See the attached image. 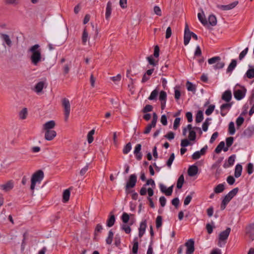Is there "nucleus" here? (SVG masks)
<instances>
[{"label":"nucleus","instance_id":"obj_40","mask_svg":"<svg viewBox=\"0 0 254 254\" xmlns=\"http://www.w3.org/2000/svg\"><path fill=\"white\" fill-rule=\"evenodd\" d=\"M113 236H114V233L111 230H110L109 232L108 236L106 239V242L107 244L110 245L112 244V241H113Z\"/></svg>","mask_w":254,"mask_h":254},{"label":"nucleus","instance_id":"obj_28","mask_svg":"<svg viewBox=\"0 0 254 254\" xmlns=\"http://www.w3.org/2000/svg\"><path fill=\"white\" fill-rule=\"evenodd\" d=\"M242 171V166L240 164H237L235 167V177L236 178H239L241 176Z\"/></svg>","mask_w":254,"mask_h":254},{"label":"nucleus","instance_id":"obj_31","mask_svg":"<svg viewBox=\"0 0 254 254\" xmlns=\"http://www.w3.org/2000/svg\"><path fill=\"white\" fill-rule=\"evenodd\" d=\"M28 114L27 109L24 108L21 110L19 113V117L20 119L24 120L27 118Z\"/></svg>","mask_w":254,"mask_h":254},{"label":"nucleus","instance_id":"obj_5","mask_svg":"<svg viewBox=\"0 0 254 254\" xmlns=\"http://www.w3.org/2000/svg\"><path fill=\"white\" fill-rule=\"evenodd\" d=\"M62 105L64 110L65 121L67 122L70 112V104L69 100L64 98L62 100Z\"/></svg>","mask_w":254,"mask_h":254},{"label":"nucleus","instance_id":"obj_35","mask_svg":"<svg viewBox=\"0 0 254 254\" xmlns=\"http://www.w3.org/2000/svg\"><path fill=\"white\" fill-rule=\"evenodd\" d=\"M184 183V177L183 175H181L177 181V187L178 189H180L182 188L183 184Z\"/></svg>","mask_w":254,"mask_h":254},{"label":"nucleus","instance_id":"obj_41","mask_svg":"<svg viewBox=\"0 0 254 254\" xmlns=\"http://www.w3.org/2000/svg\"><path fill=\"white\" fill-rule=\"evenodd\" d=\"M246 76L250 79L254 77V68L249 69L246 73Z\"/></svg>","mask_w":254,"mask_h":254},{"label":"nucleus","instance_id":"obj_16","mask_svg":"<svg viewBox=\"0 0 254 254\" xmlns=\"http://www.w3.org/2000/svg\"><path fill=\"white\" fill-rule=\"evenodd\" d=\"M112 10V3L110 1H109L107 2L106 8L105 18H106V20H109L110 16H111Z\"/></svg>","mask_w":254,"mask_h":254},{"label":"nucleus","instance_id":"obj_42","mask_svg":"<svg viewBox=\"0 0 254 254\" xmlns=\"http://www.w3.org/2000/svg\"><path fill=\"white\" fill-rule=\"evenodd\" d=\"M238 1H235L229 4L225 5V10H228L233 9L238 4Z\"/></svg>","mask_w":254,"mask_h":254},{"label":"nucleus","instance_id":"obj_10","mask_svg":"<svg viewBox=\"0 0 254 254\" xmlns=\"http://www.w3.org/2000/svg\"><path fill=\"white\" fill-rule=\"evenodd\" d=\"M194 242L192 239H190L186 243L185 246L187 247L186 254H191L194 251Z\"/></svg>","mask_w":254,"mask_h":254},{"label":"nucleus","instance_id":"obj_7","mask_svg":"<svg viewBox=\"0 0 254 254\" xmlns=\"http://www.w3.org/2000/svg\"><path fill=\"white\" fill-rule=\"evenodd\" d=\"M187 130L189 131V138L191 141H193L196 138V133L194 130H192V126L190 124L188 125L186 127H184L183 130V134L185 136Z\"/></svg>","mask_w":254,"mask_h":254},{"label":"nucleus","instance_id":"obj_11","mask_svg":"<svg viewBox=\"0 0 254 254\" xmlns=\"http://www.w3.org/2000/svg\"><path fill=\"white\" fill-rule=\"evenodd\" d=\"M191 31L190 30L188 24L186 25L184 31V44L187 46L190 42L191 38Z\"/></svg>","mask_w":254,"mask_h":254},{"label":"nucleus","instance_id":"obj_22","mask_svg":"<svg viewBox=\"0 0 254 254\" xmlns=\"http://www.w3.org/2000/svg\"><path fill=\"white\" fill-rule=\"evenodd\" d=\"M0 37L1 39L7 45V46H8L9 47H10L11 46L12 41L8 35L6 34H1Z\"/></svg>","mask_w":254,"mask_h":254},{"label":"nucleus","instance_id":"obj_56","mask_svg":"<svg viewBox=\"0 0 254 254\" xmlns=\"http://www.w3.org/2000/svg\"><path fill=\"white\" fill-rule=\"evenodd\" d=\"M153 11L155 14L158 16H161L162 12L160 8L158 6H155L153 8Z\"/></svg>","mask_w":254,"mask_h":254},{"label":"nucleus","instance_id":"obj_27","mask_svg":"<svg viewBox=\"0 0 254 254\" xmlns=\"http://www.w3.org/2000/svg\"><path fill=\"white\" fill-rule=\"evenodd\" d=\"M70 188L64 190L63 195V201L64 202H66L68 201L70 197Z\"/></svg>","mask_w":254,"mask_h":254},{"label":"nucleus","instance_id":"obj_13","mask_svg":"<svg viewBox=\"0 0 254 254\" xmlns=\"http://www.w3.org/2000/svg\"><path fill=\"white\" fill-rule=\"evenodd\" d=\"M57 133L54 130L45 131V138L49 141L53 140L56 136Z\"/></svg>","mask_w":254,"mask_h":254},{"label":"nucleus","instance_id":"obj_48","mask_svg":"<svg viewBox=\"0 0 254 254\" xmlns=\"http://www.w3.org/2000/svg\"><path fill=\"white\" fill-rule=\"evenodd\" d=\"M94 132H95L94 130L92 129L91 131H90L89 132V133H88L87 137H88V142L89 143H91V142H92V141L93 140V135L94 134Z\"/></svg>","mask_w":254,"mask_h":254},{"label":"nucleus","instance_id":"obj_64","mask_svg":"<svg viewBox=\"0 0 254 254\" xmlns=\"http://www.w3.org/2000/svg\"><path fill=\"white\" fill-rule=\"evenodd\" d=\"M201 156V154L200 153L199 151L195 152L192 155V158L194 160H196L199 159Z\"/></svg>","mask_w":254,"mask_h":254},{"label":"nucleus","instance_id":"obj_30","mask_svg":"<svg viewBox=\"0 0 254 254\" xmlns=\"http://www.w3.org/2000/svg\"><path fill=\"white\" fill-rule=\"evenodd\" d=\"M208 22L210 25L214 26L217 24V18L213 14H211L208 17Z\"/></svg>","mask_w":254,"mask_h":254},{"label":"nucleus","instance_id":"obj_8","mask_svg":"<svg viewBox=\"0 0 254 254\" xmlns=\"http://www.w3.org/2000/svg\"><path fill=\"white\" fill-rule=\"evenodd\" d=\"M137 181V177L135 174H132L130 175L129 180L128 182L127 183L126 186V190H127L128 189L130 188H133L136 184Z\"/></svg>","mask_w":254,"mask_h":254},{"label":"nucleus","instance_id":"obj_62","mask_svg":"<svg viewBox=\"0 0 254 254\" xmlns=\"http://www.w3.org/2000/svg\"><path fill=\"white\" fill-rule=\"evenodd\" d=\"M181 96V92L180 90L178 89V88L176 87L175 88V98L176 100H178L180 99Z\"/></svg>","mask_w":254,"mask_h":254},{"label":"nucleus","instance_id":"obj_60","mask_svg":"<svg viewBox=\"0 0 254 254\" xmlns=\"http://www.w3.org/2000/svg\"><path fill=\"white\" fill-rule=\"evenodd\" d=\"M155 127V125L152 126V124L151 123L150 124L148 125L147 127H146L145 130L144 131V133L145 134H148L151 131V129L152 127Z\"/></svg>","mask_w":254,"mask_h":254},{"label":"nucleus","instance_id":"obj_9","mask_svg":"<svg viewBox=\"0 0 254 254\" xmlns=\"http://www.w3.org/2000/svg\"><path fill=\"white\" fill-rule=\"evenodd\" d=\"M246 92V89L245 88L241 89H236L234 91V95L237 100H240L245 97Z\"/></svg>","mask_w":254,"mask_h":254},{"label":"nucleus","instance_id":"obj_36","mask_svg":"<svg viewBox=\"0 0 254 254\" xmlns=\"http://www.w3.org/2000/svg\"><path fill=\"white\" fill-rule=\"evenodd\" d=\"M89 37H88V34L86 31V30L85 29L83 30L82 36V43L84 45H85L86 43V42L88 40Z\"/></svg>","mask_w":254,"mask_h":254},{"label":"nucleus","instance_id":"obj_14","mask_svg":"<svg viewBox=\"0 0 254 254\" xmlns=\"http://www.w3.org/2000/svg\"><path fill=\"white\" fill-rule=\"evenodd\" d=\"M246 234L252 240H254V224L250 225L246 228Z\"/></svg>","mask_w":254,"mask_h":254},{"label":"nucleus","instance_id":"obj_32","mask_svg":"<svg viewBox=\"0 0 254 254\" xmlns=\"http://www.w3.org/2000/svg\"><path fill=\"white\" fill-rule=\"evenodd\" d=\"M115 222V217L114 215L111 214L109 218L107 221V226L109 227H112Z\"/></svg>","mask_w":254,"mask_h":254},{"label":"nucleus","instance_id":"obj_4","mask_svg":"<svg viewBox=\"0 0 254 254\" xmlns=\"http://www.w3.org/2000/svg\"><path fill=\"white\" fill-rule=\"evenodd\" d=\"M209 64H214L213 67L215 69H221L225 66V63L221 61V58L219 56L212 57L208 60Z\"/></svg>","mask_w":254,"mask_h":254},{"label":"nucleus","instance_id":"obj_53","mask_svg":"<svg viewBox=\"0 0 254 254\" xmlns=\"http://www.w3.org/2000/svg\"><path fill=\"white\" fill-rule=\"evenodd\" d=\"M187 89L190 91H195V87L191 82L188 81L187 82Z\"/></svg>","mask_w":254,"mask_h":254},{"label":"nucleus","instance_id":"obj_54","mask_svg":"<svg viewBox=\"0 0 254 254\" xmlns=\"http://www.w3.org/2000/svg\"><path fill=\"white\" fill-rule=\"evenodd\" d=\"M248 50L249 48L247 47L241 52L239 56L240 60H242L245 57V56L248 53Z\"/></svg>","mask_w":254,"mask_h":254},{"label":"nucleus","instance_id":"obj_23","mask_svg":"<svg viewBox=\"0 0 254 254\" xmlns=\"http://www.w3.org/2000/svg\"><path fill=\"white\" fill-rule=\"evenodd\" d=\"M232 99V93L231 91L230 90H226L225 91L222 96V99L224 101L229 102Z\"/></svg>","mask_w":254,"mask_h":254},{"label":"nucleus","instance_id":"obj_46","mask_svg":"<svg viewBox=\"0 0 254 254\" xmlns=\"http://www.w3.org/2000/svg\"><path fill=\"white\" fill-rule=\"evenodd\" d=\"M156 227L157 229L161 227L162 225V218L161 216H158L156 219Z\"/></svg>","mask_w":254,"mask_h":254},{"label":"nucleus","instance_id":"obj_59","mask_svg":"<svg viewBox=\"0 0 254 254\" xmlns=\"http://www.w3.org/2000/svg\"><path fill=\"white\" fill-rule=\"evenodd\" d=\"M244 119L242 117H239L236 120V125L238 127H240L244 123Z\"/></svg>","mask_w":254,"mask_h":254},{"label":"nucleus","instance_id":"obj_38","mask_svg":"<svg viewBox=\"0 0 254 254\" xmlns=\"http://www.w3.org/2000/svg\"><path fill=\"white\" fill-rule=\"evenodd\" d=\"M158 94V90L157 89H154L152 91L150 96L148 97V99L150 100H153L156 99V98Z\"/></svg>","mask_w":254,"mask_h":254},{"label":"nucleus","instance_id":"obj_39","mask_svg":"<svg viewBox=\"0 0 254 254\" xmlns=\"http://www.w3.org/2000/svg\"><path fill=\"white\" fill-rule=\"evenodd\" d=\"M225 189L224 185L222 184H219L217 185L214 189L215 193H218L222 192Z\"/></svg>","mask_w":254,"mask_h":254},{"label":"nucleus","instance_id":"obj_1","mask_svg":"<svg viewBox=\"0 0 254 254\" xmlns=\"http://www.w3.org/2000/svg\"><path fill=\"white\" fill-rule=\"evenodd\" d=\"M29 59L32 64L37 66L44 61V58L42 54V49L39 44L31 46L28 50Z\"/></svg>","mask_w":254,"mask_h":254},{"label":"nucleus","instance_id":"obj_45","mask_svg":"<svg viewBox=\"0 0 254 254\" xmlns=\"http://www.w3.org/2000/svg\"><path fill=\"white\" fill-rule=\"evenodd\" d=\"M229 132L231 135L234 134L235 132L234 124L232 122H230L229 125Z\"/></svg>","mask_w":254,"mask_h":254},{"label":"nucleus","instance_id":"obj_29","mask_svg":"<svg viewBox=\"0 0 254 254\" xmlns=\"http://www.w3.org/2000/svg\"><path fill=\"white\" fill-rule=\"evenodd\" d=\"M197 17L199 20L203 25H206L207 24V21L205 18V16L203 11H202L201 13H198L197 14Z\"/></svg>","mask_w":254,"mask_h":254},{"label":"nucleus","instance_id":"obj_3","mask_svg":"<svg viewBox=\"0 0 254 254\" xmlns=\"http://www.w3.org/2000/svg\"><path fill=\"white\" fill-rule=\"evenodd\" d=\"M238 188H236L231 190L227 194H226L221 205V209L224 210L226 208V205L231 200V199L238 193Z\"/></svg>","mask_w":254,"mask_h":254},{"label":"nucleus","instance_id":"obj_15","mask_svg":"<svg viewBox=\"0 0 254 254\" xmlns=\"http://www.w3.org/2000/svg\"><path fill=\"white\" fill-rule=\"evenodd\" d=\"M56 124L54 121H50L43 125V129L45 131L51 130L55 127Z\"/></svg>","mask_w":254,"mask_h":254},{"label":"nucleus","instance_id":"obj_37","mask_svg":"<svg viewBox=\"0 0 254 254\" xmlns=\"http://www.w3.org/2000/svg\"><path fill=\"white\" fill-rule=\"evenodd\" d=\"M203 119V112L201 111H198L195 118L196 123H200Z\"/></svg>","mask_w":254,"mask_h":254},{"label":"nucleus","instance_id":"obj_33","mask_svg":"<svg viewBox=\"0 0 254 254\" xmlns=\"http://www.w3.org/2000/svg\"><path fill=\"white\" fill-rule=\"evenodd\" d=\"M237 61L235 60H232L231 63L229 64L227 71L228 72H231L236 66Z\"/></svg>","mask_w":254,"mask_h":254},{"label":"nucleus","instance_id":"obj_47","mask_svg":"<svg viewBox=\"0 0 254 254\" xmlns=\"http://www.w3.org/2000/svg\"><path fill=\"white\" fill-rule=\"evenodd\" d=\"M214 108L215 106L214 105H210L205 111V114L207 116L210 115L213 112Z\"/></svg>","mask_w":254,"mask_h":254},{"label":"nucleus","instance_id":"obj_61","mask_svg":"<svg viewBox=\"0 0 254 254\" xmlns=\"http://www.w3.org/2000/svg\"><path fill=\"white\" fill-rule=\"evenodd\" d=\"M227 182L230 185H232L235 182V179L232 176H229L227 178Z\"/></svg>","mask_w":254,"mask_h":254},{"label":"nucleus","instance_id":"obj_25","mask_svg":"<svg viewBox=\"0 0 254 254\" xmlns=\"http://www.w3.org/2000/svg\"><path fill=\"white\" fill-rule=\"evenodd\" d=\"M235 155H232L230 156L228 159L227 162H226L224 164V168H227L232 166L235 162Z\"/></svg>","mask_w":254,"mask_h":254},{"label":"nucleus","instance_id":"obj_26","mask_svg":"<svg viewBox=\"0 0 254 254\" xmlns=\"http://www.w3.org/2000/svg\"><path fill=\"white\" fill-rule=\"evenodd\" d=\"M232 104L231 103H226L222 105L220 107L221 109V115L224 117L226 115V113H224V111L225 110H229L231 107Z\"/></svg>","mask_w":254,"mask_h":254},{"label":"nucleus","instance_id":"obj_49","mask_svg":"<svg viewBox=\"0 0 254 254\" xmlns=\"http://www.w3.org/2000/svg\"><path fill=\"white\" fill-rule=\"evenodd\" d=\"M174 159H175V154L174 153H172L169 158V159L168 160L167 162V165L169 167H170L172 165V164L173 162V161L174 160Z\"/></svg>","mask_w":254,"mask_h":254},{"label":"nucleus","instance_id":"obj_24","mask_svg":"<svg viewBox=\"0 0 254 254\" xmlns=\"http://www.w3.org/2000/svg\"><path fill=\"white\" fill-rule=\"evenodd\" d=\"M13 187V183L12 181H9L1 185V188L5 191H7L11 190Z\"/></svg>","mask_w":254,"mask_h":254},{"label":"nucleus","instance_id":"obj_57","mask_svg":"<svg viewBox=\"0 0 254 254\" xmlns=\"http://www.w3.org/2000/svg\"><path fill=\"white\" fill-rule=\"evenodd\" d=\"M254 172V165L252 163H250L248 164L247 172L249 174H251Z\"/></svg>","mask_w":254,"mask_h":254},{"label":"nucleus","instance_id":"obj_21","mask_svg":"<svg viewBox=\"0 0 254 254\" xmlns=\"http://www.w3.org/2000/svg\"><path fill=\"white\" fill-rule=\"evenodd\" d=\"M46 83V82L44 81H40L37 83L35 86V92L37 93L41 92L45 86Z\"/></svg>","mask_w":254,"mask_h":254},{"label":"nucleus","instance_id":"obj_52","mask_svg":"<svg viewBox=\"0 0 254 254\" xmlns=\"http://www.w3.org/2000/svg\"><path fill=\"white\" fill-rule=\"evenodd\" d=\"M167 94L164 91H161L159 94V100L161 101H166Z\"/></svg>","mask_w":254,"mask_h":254},{"label":"nucleus","instance_id":"obj_12","mask_svg":"<svg viewBox=\"0 0 254 254\" xmlns=\"http://www.w3.org/2000/svg\"><path fill=\"white\" fill-rule=\"evenodd\" d=\"M173 186L170 187L168 188L163 184L160 185V190L162 192L165 193L167 196H170L173 192Z\"/></svg>","mask_w":254,"mask_h":254},{"label":"nucleus","instance_id":"obj_20","mask_svg":"<svg viewBox=\"0 0 254 254\" xmlns=\"http://www.w3.org/2000/svg\"><path fill=\"white\" fill-rule=\"evenodd\" d=\"M222 150L224 152L228 151V147H225V142L224 141H221L219 143L215 148V152L216 153H219Z\"/></svg>","mask_w":254,"mask_h":254},{"label":"nucleus","instance_id":"obj_44","mask_svg":"<svg viewBox=\"0 0 254 254\" xmlns=\"http://www.w3.org/2000/svg\"><path fill=\"white\" fill-rule=\"evenodd\" d=\"M193 193H194L193 192H191L190 195H188V196H187L186 197V198H185V200H184V205H187L190 203V202L191 200V199L192 197V195Z\"/></svg>","mask_w":254,"mask_h":254},{"label":"nucleus","instance_id":"obj_58","mask_svg":"<svg viewBox=\"0 0 254 254\" xmlns=\"http://www.w3.org/2000/svg\"><path fill=\"white\" fill-rule=\"evenodd\" d=\"M180 120L181 119L180 118H177L175 119L173 125V128L174 129H177L179 127L180 123Z\"/></svg>","mask_w":254,"mask_h":254},{"label":"nucleus","instance_id":"obj_55","mask_svg":"<svg viewBox=\"0 0 254 254\" xmlns=\"http://www.w3.org/2000/svg\"><path fill=\"white\" fill-rule=\"evenodd\" d=\"M122 229L124 230L127 234H129L131 232V229L129 226H127V224H125L122 226Z\"/></svg>","mask_w":254,"mask_h":254},{"label":"nucleus","instance_id":"obj_50","mask_svg":"<svg viewBox=\"0 0 254 254\" xmlns=\"http://www.w3.org/2000/svg\"><path fill=\"white\" fill-rule=\"evenodd\" d=\"M233 141L234 138L233 137H227L226 139V147H228V149H229V147L232 145Z\"/></svg>","mask_w":254,"mask_h":254},{"label":"nucleus","instance_id":"obj_6","mask_svg":"<svg viewBox=\"0 0 254 254\" xmlns=\"http://www.w3.org/2000/svg\"><path fill=\"white\" fill-rule=\"evenodd\" d=\"M231 232L230 228H227L225 230L221 232L219 235V241L218 245L219 247H222L226 243L230 233Z\"/></svg>","mask_w":254,"mask_h":254},{"label":"nucleus","instance_id":"obj_51","mask_svg":"<svg viewBox=\"0 0 254 254\" xmlns=\"http://www.w3.org/2000/svg\"><path fill=\"white\" fill-rule=\"evenodd\" d=\"M129 219L128 214L126 212L123 213L122 216V220L125 224L127 223Z\"/></svg>","mask_w":254,"mask_h":254},{"label":"nucleus","instance_id":"obj_34","mask_svg":"<svg viewBox=\"0 0 254 254\" xmlns=\"http://www.w3.org/2000/svg\"><path fill=\"white\" fill-rule=\"evenodd\" d=\"M138 242L137 238H135L133 239V245L132 247V253L133 254H136L138 251Z\"/></svg>","mask_w":254,"mask_h":254},{"label":"nucleus","instance_id":"obj_2","mask_svg":"<svg viewBox=\"0 0 254 254\" xmlns=\"http://www.w3.org/2000/svg\"><path fill=\"white\" fill-rule=\"evenodd\" d=\"M44 178V173L41 170H39L35 172L32 176L31 180L30 189L32 191V194L34 193V190L37 184H40Z\"/></svg>","mask_w":254,"mask_h":254},{"label":"nucleus","instance_id":"obj_19","mask_svg":"<svg viewBox=\"0 0 254 254\" xmlns=\"http://www.w3.org/2000/svg\"><path fill=\"white\" fill-rule=\"evenodd\" d=\"M141 145L140 144H137L134 150V154H135L136 158L137 160H140L142 158V154L140 152Z\"/></svg>","mask_w":254,"mask_h":254},{"label":"nucleus","instance_id":"obj_18","mask_svg":"<svg viewBox=\"0 0 254 254\" xmlns=\"http://www.w3.org/2000/svg\"><path fill=\"white\" fill-rule=\"evenodd\" d=\"M146 228V220H144L141 222L140 224L139 228V233L138 236L140 238L142 237L144 235L145 230Z\"/></svg>","mask_w":254,"mask_h":254},{"label":"nucleus","instance_id":"obj_63","mask_svg":"<svg viewBox=\"0 0 254 254\" xmlns=\"http://www.w3.org/2000/svg\"><path fill=\"white\" fill-rule=\"evenodd\" d=\"M70 64H65L63 66V69L64 74H66L69 72L70 69Z\"/></svg>","mask_w":254,"mask_h":254},{"label":"nucleus","instance_id":"obj_17","mask_svg":"<svg viewBox=\"0 0 254 254\" xmlns=\"http://www.w3.org/2000/svg\"><path fill=\"white\" fill-rule=\"evenodd\" d=\"M198 171V168L196 166L191 165L189 168L188 173L190 177H193L197 174Z\"/></svg>","mask_w":254,"mask_h":254},{"label":"nucleus","instance_id":"obj_43","mask_svg":"<svg viewBox=\"0 0 254 254\" xmlns=\"http://www.w3.org/2000/svg\"><path fill=\"white\" fill-rule=\"evenodd\" d=\"M131 149V144L130 142L127 143L124 147L123 152L125 154H127Z\"/></svg>","mask_w":254,"mask_h":254}]
</instances>
